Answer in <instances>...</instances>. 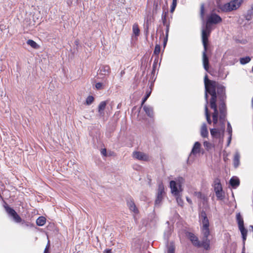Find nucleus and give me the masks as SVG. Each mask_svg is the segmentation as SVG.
<instances>
[{"instance_id": "obj_3", "label": "nucleus", "mask_w": 253, "mask_h": 253, "mask_svg": "<svg viewBox=\"0 0 253 253\" xmlns=\"http://www.w3.org/2000/svg\"><path fill=\"white\" fill-rule=\"evenodd\" d=\"M211 33H208L207 30H202V42L204 46V51L202 54V61L205 70L207 71H208L209 68V60L206 54L208 50V37Z\"/></svg>"}, {"instance_id": "obj_17", "label": "nucleus", "mask_w": 253, "mask_h": 253, "mask_svg": "<svg viewBox=\"0 0 253 253\" xmlns=\"http://www.w3.org/2000/svg\"><path fill=\"white\" fill-rule=\"evenodd\" d=\"M143 109L148 116L151 118L153 117V109L151 106L144 105Z\"/></svg>"}, {"instance_id": "obj_33", "label": "nucleus", "mask_w": 253, "mask_h": 253, "mask_svg": "<svg viewBox=\"0 0 253 253\" xmlns=\"http://www.w3.org/2000/svg\"><path fill=\"white\" fill-rule=\"evenodd\" d=\"M251 60V57L249 56H246L245 57H242L240 59V62L241 64L244 65L248 63H249Z\"/></svg>"}, {"instance_id": "obj_47", "label": "nucleus", "mask_w": 253, "mask_h": 253, "mask_svg": "<svg viewBox=\"0 0 253 253\" xmlns=\"http://www.w3.org/2000/svg\"><path fill=\"white\" fill-rule=\"evenodd\" d=\"M170 234V229L169 228H168V229L167 230L165 231V232L164 233L165 238L168 239Z\"/></svg>"}, {"instance_id": "obj_15", "label": "nucleus", "mask_w": 253, "mask_h": 253, "mask_svg": "<svg viewBox=\"0 0 253 253\" xmlns=\"http://www.w3.org/2000/svg\"><path fill=\"white\" fill-rule=\"evenodd\" d=\"M200 134L201 136L203 138L208 137L209 135V132L208 130L207 126L205 123H203L201 126Z\"/></svg>"}, {"instance_id": "obj_12", "label": "nucleus", "mask_w": 253, "mask_h": 253, "mask_svg": "<svg viewBox=\"0 0 253 253\" xmlns=\"http://www.w3.org/2000/svg\"><path fill=\"white\" fill-rule=\"evenodd\" d=\"M111 72V69L108 65H101L97 71L98 75L108 76Z\"/></svg>"}, {"instance_id": "obj_14", "label": "nucleus", "mask_w": 253, "mask_h": 253, "mask_svg": "<svg viewBox=\"0 0 253 253\" xmlns=\"http://www.w3.org/2000/svg\"><path fill=\"white\" fill-rule=\"evenodd\" d=\"M201 146V144L199 142H196L194 143L192 151L191 152L190 156L192 155H196L197 154L199 153L200 152Z\"/></svg>"}, {"instance_id": "obj_18", "label": "nucleus", "mask_w": 253, "mask_h": 253, "mask_svg": "<svg viewBox=\"0 0 253 253\" xmlns=\"http://www.w3.org/2000/svg\"><path fill=\"white\" fill-rule=\"evenodd\" d=\"M127 204L130 210L133 211L134 212H137V209L133 200H132L131 199L128 200L127 201Z\"/></svg>"}, {"instance_id": "obj_21", "label": "nucleus", "mask_w": 253, "mask_h": 253, "mask_svg": "<svg viewBox=\"0 0 253 253\" xmlns=\"http://www.w3.org/2000/svg\"><path fill=\"white\" fill-rule=\"evenodd\" d=\"M239 229L240 230L241 233L242 234V237L243 242V245H245V241L246 240V239H247L248 231L245 228V227L239 228Z\"/></svg>"}, {"instance_id": "obj_2", "label": "nucleus", "mask_w": 253, "mask_h": 253, "mask_svg": "<svg viewBox=\"0 0 253 253\" xmlns=\"http://www.w3.org/2000/svg\"><path fill=\"white\" fill-rule=\"evenodd\" d=\"M211 95L210 103L212 101L216 104L218 96L220 101H225L226 98L225 94V87L216 82H211Z\"/></svg>"}, {"instance_id": "obj_39", "label": "nucleus", "mask_w": 253, "mask_h": 253, "mask_svg": "<svg viewBox=\"0 0 253 253\" xmlns=\"http://www.w3.org/2000/svg\"><path fill=\"white\" fill-rule=\"evenodd\" d=\"M215 193L217 199L219 200H222L223 199L224 196L223 194V191H216Z\"/></svg>"}, {"instance_id": "obj_16", "label": "nucleus", "mask_w": 253, "mask_h": 253, "mask_svg": "<svg viewBox=\"0 0 253 253\" xmlns=\"http://www.w3.org/2000/svg\"><path fill=\"white\" fill-rule=\"evenodd\" d=\"M106 105L107 103L106 101H102L99 104L98 111L100 116H103L104 115V110L106 108Z\"/></svg>"}, {"instance_id": "obj_31", "label": "nucleus", "mask_w": 253, "mask_h": 253, "mask_svg": "<svg viewBox=\"0 0 253 253\" xmlns=\"http://www.w3.org/2000/svg\"><path fill=\"white\" fill-rule=\"evenodd\" d=\"M27 43L35 49H37L39 47L38 44L32 40H28L27 41Z\"/></svg>"}, {"instance_id": "obj_60", "label": "nucleus", "mask_w": 253, "mask_h": 253, "mask_svg": "<svg viewBox=\"0 0 253 253\" xmlns=\"http://www.w3.org/2000/svg\"><path fill=\"white\" fill-rule=\"evenodd\" d=\"M156 64V63L155 62H154V63L153 64V68L154 69L155 68V64Z\"/></svg>"}, {"instance_id": "obj_50", "label": "nucleus", "mask_w": 253, "mask_h": 253, "mask_svg": "<svg viewBox=\"0 0 253 253\" xmlns=\"http://www.w3.org/2000/svg\"><path fill=\"white\" fill-rule=\"evenodd\" d=\"M101 154L104 157L107 156V150L106 148H103L101 150Z\"/></svg>"}, {"instance_id": "obj_54", "label": "nucleus", "mask_w": 253, "mask_h": 253, "mask_svg": "<svg viewBox=\"0 0 253 253\" xmlns=\"http://www.w3.org/2000/svg\"><path fill=\"white\" fill-rule=\"evenodd\" d=\"M21 222V224H22V225H23L24 226H27V227H28V226H29V225H30V223H29V222H26V221H24V220H23V221H22V222Z\"/></svg>"}, {"instance_id": "obj_46", "label": "nucleus", "mask_w": 253, "mask_h": 253, "mask_svg": "<svg viewBox=\"0 0 253 253\" xmlns=\"http://www.w3.org/2000/svg\"><path fill=\"white\" fill-rule=\"evenodd\" d=\"M211 23H208V21H207V24L206 25L205 29H203V30H207L208 33H211V29L210 27Z\"/></svg>"}, {"instance_id": "obj_55", "label": "nucleus", "mask_w": 253, "mask_h": 253, "mask_svg": "<svg viewBox=\"0 0 253 253\" xmlns=\"http://www.w3.org/2000/svg\"><path fill=\"white\" fill-rule=\"evenodd\" d=\"M231 139H232V135L229 134V137H228V142H227V146L229 145V144L231 142Z\"/></svg>"}, {"instance_id": "obj_52", "label": "nucleus", "mask_w": 253, "mask_h": 253, "mask_svg": "<svg viewBox=\"0 0 253 253\" xmlns=\"http://www.w3.org/2000/svg\"><path fill=\"white\" fill-rule=\"evenodd\" d=\"M49 241H48L45 248L44 249L43 253H49Z\"/></svg>"}, {"instance_id": "obj_36", "label": "nucleus", "mask_w": 253, "mask_h": 253, "mask_svg": "<svg viewBox=\"0 0 253 253\" xmlns=\"http://www.w3.org/2000/svg\"><path fill=\"white\" fill-rule=\"evenodd\" d=\"M133 33V34L137 36L139 34L140 30L139 29L138 26L137 24H134L132 27Z\"/></svg>"}, {"instance_id": "obj_29", "label": "nucleus", "mask_w": 253, "mask_h": 253, "mask_svg": "<svg viewBox=\"0 0 253 253\" xmlns=\"http://www.w3.org/2000/svg\"><path fill=\"white\" fill-rule=\"evenodd\" d=\"M205 115L206 117V120L207 121V122L209 124H211L212 123V121L211 119V115L209 112L208 107H205Z\"/></svg>"}, {"instance_id": "obj_9", "label": "nucleus", "mask_w": 253, "mask_h": 253, "mask_svg": "<svg viewBox=\"0 0 253 253\" xmlns=\"http://www.w3.org/2000/svg\"><path fill=\"white\" fill-rule=\"evenodd\" d=\"M164 193V186L162 183L160 184L158 189L157 198L155 200L156 205L160 204L163 199V195Z\"/></svg>"}, {"instance_id": "obj_35", "label": "nucleus", "mask_w": 253, "mask_h": 253, "mask_svg": "<svg viewBox=\"0 0 253 253\" xmlns=\"http://www.w3.org/2000/svg\"><path fill=\"white\" fill-rule=\"evenodd\" d=\"M13 219V220L16 223H20L22 222V219L20 216L16 212L13 215L11 216Z\"/></svg>"}, {"instance_id": "obj_58", "label": "nucleus", "mask_w": 253, "mask_h": 253, "mask_svg": "<svg viewBox=\"0 0 253 253\" xmlns=\"http://www.w3.org/2000/svg\"><path fill=\"white\" fill-rule=\"evenodd\" d=\"M186 200H187V201L189 203H190V204H192V201H191V200L190 199H189L188 197H187V198H186Z\"/></svg>"}, {"instance_id": "obj_13", "label": "nucleus", "mask_w": 253, "mask_h": 253, "mask_svg": "<svg viewBox=\"0 0 253 253\" xmlns=\"http://www.w3.org/2000/svg\"><path fill=\"white\" fill-rule=\"evenodd\" d=\"M222 128H223L222 127ZM210 132L212 137L216 138H220L221 137L222 139H223L224 133V132H223V130L222 131V135L221 134L220 131L215 128L210 129Z\"/></svg>"}, {"instance_id": "obj_63", "label": "nucleus", "mask_w": 253, "mask_h": 253, "mask_svg": "<svg viewBox=\"0 0 253 253\" xmlns=\"http://www.w3.org/2000/svg\"><path fill=\"white\" fill-rule=\"evenodd\" d=\"M252 71L253 72V68H252Z\"/></svg>"}, {"instance_id": "obj_45", "label": "nucleus", "mask_w": 253, "mask_h": 253, "mask_svg": "<svg viewBox=\"0 0 253 253\" xmlns=\"http://www.w3.org/2000/svg\"><path fill=\"white\" fill-rule=\"evenodd\" d=\"M204 13H205V9H204V5L202 4L200 8V14L201 17L203 19L204 17Z\"/></svg>"}, {"instance_id": "obj_8", "label": "nucleus", "mask_w": 253, "mask_h": 253, "mask_svg": "<svg viewBox=\"0 0 253 253\" xmlns=\"http://www.w3.org/2000/svg\"><path fill=\"white\" fill-rule=\"evenodd\" d=\"M208 23L211 24H216L222 21L221 18L217 14L211 13L208 16L207 19Z\"/></svg>"}, {"instance_id": "obj_23", "label": "nucleus", "mask_w": 253, "mask_h": 253, "mask_svg": "<svg viewBox=\"0 0 253 253\" xmlns=\"http://www.w3.org/2000/svg\"><path fill=\"white\" fill-rule=\"evenodd\" d=\"M194 195L198 199L202 200L204 202H207L208 201L207 197L204 194L202 193L201 192H195Z\"/></svg>"}, {"instance_id": "obj_43", "label": "nucleus", "mask_w": 253, "mask_h": 253, "mask_svg": "<svg viewBox=\"0 0 253 253\" xmlns=\"http://www.w3.org/2000/svg\"><path fill=\"white\" fill-rule=\"evenodd\" d=\"M161 50V47L160 45L157 44L155 47V49L154 51V54L156 55H158L160 53Z\"/></svg>"}, {"instance_id": "obj_22", "label": "nucleus", "mask_w": 253, "mask_h": 253, "mask_svg": "<svg viewBox=\"0 0 253 253\" xmlns=\"http://www.w3.org/2000/svg\"><path fill=\"white\" fill-rule=\"evenodd\" d=\"M214 191H222V188L219 179H216L214 181Z\"/></svg>"}, {"instance_id": "obj_62", "label": "nucleus", "mask_w": 253, "mask_h": 253, "mask_svg": "<svg viewBox=\"0 0 253 253\" xmlns=\"http://www.w3.org/2000/svg\"><path fill=\"white\" fill-rule=\"evenodd\" d=\"M252 106L253 107V99H252Z\"/></svg>"}, {"instance_id": "obj_49", "label": "nucleus", "mask_w": 253, "mask_h": 253, "mask_svg": "<svg viewBox=\"0 0 253 253\" xmlns=\"http://www.w3.org/2000/svg\"><path fill=\"white\" fill-rule=\"evenodd\" d=\"M167 253H174V248L172 246H169Z\"/></svg>"}, {"instance_id": "obj_1", "label": "nucleus", "mask_w": 253, "mask_h": 253, "mask_svg": "<svg viewBox=\"0 0 253 253\" xmlns=\"http://www.w3.org/2000/svg\"><path fill=\"white\" fill-rule=\"evenodd\" d=\"M200 221L201 222V232L203 236L202 241L200 242V247H203L205 250L210 249V240L208 238L210 235L209 229L210 222L207 213L204 210L200 211L199 214Z\"/></svg>"}, {"instance_id": "obj_6", "label": "nucleus", "mask_w": 253, "mask_h": 253, "mask_svg": "<svg viewBox=\"0 0 253 253\" xmlns=\"http://www.w3.org/2000/svg\"><path fill=\"white\" fill-rule=\"evenodd\" d=\"M133 158L142 161H148L149 160V156L140 151H134L132 154Z\"/></svg>"}, {"instance_id": "obj_44", "label": "nucleus", "mask_w": 253, "mask_h": 253, "mask_svg": "<svg viewBox=\"0 0 253 253\" xmlns=\"http://www.w3.org/2000/svg\"><path fill=\"white\" fill-rule=\"evenodd\" d=\"M176 4H177V0H172V5L171 6V8H170V12H172L175 7H176Z\"/></svg>"}, {"instance_id": "obj_24", "label": "nucleus", "mask_w": 253, "mask_h": 253, "mask_svg": "<svg viewBox=\"0 0 253 253\" xmlns=\"http://www.w3.org/2000/svg\"><path fill=\"white\" fill-rule=\"evenodd\" d=\"M234 166L235 168H237L240 163V154L238 152H236L234 157Z\"/></svg>"}, {"instance_id": "obj_40", "label": "nucleus", "mask_w": 253, "mask_h": 253, "mask_svg": "<svg viewBox=\"0 0 253 253\" xmlns=\"http://www.w3.org/2000/svg\"><path fill=\"white\" fill-rule=\"evenodd\" d=\"M94 101V97L92 96H88L86 99V104L90 105Z\"/></svg>"}, {"instance_id": "obj_53", "label": "nucleus", "mask_w": 253, "mask_h": 253, "mask_svg": "<svg viewBox=\"0 0 253 253\" xmlns=\"http://www.w3.org/2000/svg\"><path fill=\"white\" fill-rule=\"evenodd\" d=\"M145 21L146 28L147 29H148V27H149V24L148 16L145 19Z\"/></svg>"}, {"instance_id": "obj_34", "label": "nucleus", "mask_w": 253, "mask_h": 253, "mask_svg": "<svg viewBox=\"0 0 253 253\" xmlns=\"http://www.w3.org/2000/svg\"><path fill=\"white\" fill-rule=\"evenodd\" d=\"M211 82H214L208 79V75H206L204 78V84L205 88L210 87Z\"/></svg>"}, {"instance_id": "obj_27", "label": "nucleus", "mask_w": 253, "mask_h": 253, "mask_svg": "<svg viewBox=\"0 0 253 253\" xmlns=\"http://www.w3.org/2000/svg\"><path fill=\"white\" fill-rule=\"evenodd\" d=\"M46 219L43 216H40L36 220V223L38 226H43L45 223Z\"/></svg>"}, {"instance_id": "obj_26", "label": "nucleus", "mask_w": 253, "mask_h": 253, "mask_svg": "<svg viewBox=\"0 0 253 253\" xmlns=\"http://www.w3.org/2000/svg\"><path fill=\"white\" fill-rule=\"evenodd\" d=\"M211 87H207L205 88V99L206 101V104L205 105V108L206 107H208V105L209 104V101H208V93H209L211 95Z\"/></svg>"}, {"instance_id": "obj_32", "label": "nucleus", "mask_w": 253, "mask_h": 253, "mask_svg": "<svg viewBox=\"0 0 253 253\" xmlns=\"http://www.w3.org/2000/svg\"><path fill=\"white\" fill-rule=\"evenodd\" d=\"M4 208L5 211L7 212V213L10 215L11 216L13 215L16 211L12 208L9 207L8 206L6 205L4 206Z\"/></svg>"}, {"instance_id": "obj_19", "label": "nucleus", "mask_w": 253, "mask_h": 253, "mask_svg": "<svg viewBox=\"0 0 253 253\" xmlns=\"http://www.w3.org/2000/svg\"><path fill=\"white\" fill-rule=\"evenodd\" d=\"M230 184L233 188H236L240 184L239 178L236 177H232L230 180Z\"/></svg>"}, {"instance_id": "obj_59", "label": "nucleus", "mask_w": 253, "mask_h": 253, "mask_svg": "<svg viewBox=\"0 0 253 253\" xmlns=\"http://www.w3.org/2000/svg\"><path fill=\"white\" fill-rule=\"evenodd\" d=\"M242 253H245V245H243V248H242Z\"/></svg>"}, {"instance_id": "obj_25", "label": "nucleus", "mask_w": 253, "mask_h": 253, "mask_svg": "<svg viewBox=\"0 0 253 253\" xmlns=\"http://www.w3.org/2000/svg\"><path fill=\"white\" fill-rule=\"evenodd\" d=\"M253 16V4L252 5L251 8L248 10L247 13L245 15V18L248 21H249V20H251Z\"/></svg>"}, {"instance_id": "obj_28", "label": "nucleus", "mask_w": 253, "mask_h": 253, "mask_svg": "<svg viewBox=\"0 0 253 253\" xmlns=\"http://www.w3.org/2000/svg\"><path fill=\"white\" fill-rule=\"evenodd\" d=\"M175 181L176 182L177 184L178 185L180 191H182L183 189L182 188V184H184V181H185L184 179L182 177H178Z\"/></svg>"}, {"instance_id": "obj_30", "label": "nucleus", "mask_w": 253, "mask_h": 253, "mask_svg": "<svg viewBox=\"0 0 253 253\" xmlns=\"http://www.w3.org/2000/svg\"><path fill=\"white\" fill-rule=\"evenodd\" d=\"M168 12V11L164 12L162 15V20L164 25L169 24V23L167 20Z\"/></svg>"}, {"instance_id": "obj_37", "label": "nucleus", "mask_w": 253, "mask_h": 253, "mask_svg": "<svg viewBox=\"0 0 253 253\" xmlns=\"http://www.w3.org/2000/svg\"><path fill=\"white\" fill-rule=\"evenodd\" d=\"M174 196L176 198L177 203H178V205L180 206H182L183 202L181 198V195L180 193L178 194V195H174Z\"/></svg>"}, {"instance_id": "obj_4", "label": "nucleus", "mask_w": 253, "mask_h": 253, "mask_svg": "<svg viewBox=\"0 0 253 253\" xmlns=\"http://www.w3.org/2000/svg\"><path fill=\"white\" fill-rule=\"evenodd\" d=\"M218 116L220 123L223 127V132H224L225 122L227 116V108L225 101H220L219 104Z\"/></svg>"}, {"instance_id": "obj_5", "label": "nucleus", "mask_w": 253, "mask_h": 253, "mask_svg": "<svg viewBox=\"0 0 253 253\" xmlns=\"http://www.w3.org/2000/svg\"><path fill=\"white\" fill-rule=\"evenodd\" d=\"M242 2V0H231L229 2H227L222 5L221 9L224 12H230L236 10L240 6Z\"/></svg>"}, {"instance_id": "obj_61", "label": "nucleus", "mask_w": 253, "mask_h": 253, "mask_svg": "<svg viewBox=\"0 0 253 253\" xmlns=\"http://www.w3.org/2000/svg\"><path fill=\"white\" fill-rule=\"evenodd\" d=\"M75 42H76V44L77 45L78 42L77 41H76Z\"/></svg>"}, {"instance_id": "obj_7", "label": "nucleus", "mask_w": 253, "mask_h": 253, "mask_svg": "<svg viewBox=\"0 0 253 253\" xmlns=\"http://www.w3.org/2000/svg\"><path fill=\"white\" fill-rule=\"evenodd\" d=\"M210 107L211 109L213 110L212 113V122L214 125H216L218 123V110L217 108L216 104H214V102H211Z\"/></svg>"}, {"instance_id": "obj_10", "label": "nucleus", "mask_w": 253, "mask_h": 253, "mask_svg": "<svg viewBox=\"0 0 253 253\" xmlns=\"http://www.w3.org/2000/svg\"><path fill=\"white\" fill-rule=\"evenodd\" d=\"M171 192L173 196L178 195L182 191H180L176 182L175 180H171L169 183Z\"/></svg>"}, {"instance_id": "obj_42", "label": "nucleus", "mask_w": 253, "mask_h": 253, "mask_svg": "<svg viewBox=\"0 0 253 253\" xmlns=\"http://www.w3.org/2000/svg\"><path fill=\"white\" fill-rule=\"evenodd\" d=\"M227 131L228 133V134H231V135H232V126H231V125L230 124V123L229 122H227Z\"/></svg>"}, {"instance_id": "obj_11", "label": "nucleus", "mask_w": 253, "mask_h": 253, "mask_svg": "<svg viewBox=\"0 0 253 253\" xmlns=\"http://www.w3.org/2000/svg\"><path fill=\"white\" fill-rule=\"evenodd\" d=\"M186 235L194 246L199 248L200 241L196 236L191 232H187Z\"/></svg>"}, {"instance_id": "obj_57", "label": "nucleus", "mask_w": 253, "mask_h": 253, "mask_svg": "<svg viewBox=\"0 0 253 253\" xmlns=\"http://www.w3.org/2000/svg\"><path fill=\"white\" fill-rule=\"evenodd\" d=\"M167 41H168V38H167V37L166 36L165 39H164V45L165 46L166 43H167Z\"/></svg>"}, {"instance_id": "obj_48", "label": "nucleus", "mask_w": 253, "mask_h": 253, "mask_svg": "<svg viewBox=\"0 0 253 253\" xmlns=\"http://www.w3.org/2000/svg\"><path fill=\"white\" fill-rule=\"evenodd\" d=\"M103 84L101 83H97L95 84V87L97 89L99 90L102 88Z\"/></svg>"}, {"instance_id": "obj_51", "label": "nucleus", "mask_w": 253, "mask_h": 253, "mask_svg": "<svg viewBox=\"0 0 253 253\" xmlns=\"http://www.w3.org/2000/svg\"><path fill=\"white\" fill-rule=\"evenodd\" d=\"M165 26L166 27V36L167 37V38H168L169 29V24L166 25Z\"/></svg>"}, {"instance_id": "obj_38", "label": "nucleus", "mask_w": 253, "mask_h": 253, "mask_svg": "<svg viewBox=\"0 0 253 253\" xmlns=\"http://www.w3.org/2000/svg\"><path fill=\"white\" fill-rule=\"evenodd\" d=\"M204 146L205 147V148L207 150V151H209L210 150H211L212 148V145L211 144L207 141H205L204 142Z\"/></svg>"}, {"instance_id": "obj_20", "label": "nucleus", "mask_w": 253, "mask_h": 253, "mask_svg": "<svg viewBox=\"0 0 253 253\" xmlns=\"http://www.w3.org/2000/svg\"><path fill=\"white\" fill-rule=\"evenodd\" d=\"M236 220L239 228L244 227V220L240 213H238L236 214Z\"/></svg>"}, {"instance_id": "obj_56", "label": "nucleus", "mask_w": 253, "mask_h": 253, "mask_svg": "<svg viewBox=\"0 0 253 253\" xmlns=\"http://www.w3.org/2000/svg\"><path fill=\"white\" fill-rule=\"evenodd\" d=\"M104 253H112L111 249H106L105 250H104Z\"/></svg>"}, {"instance_id": "obj_41", "label": "nucleus", "mask_w": 253, "mask_h": 253, "mask_svg": "<svg viewBox=\"0 0 253 253\" xmlns=\"http://www.w3.org/2000/svg\"><path fill=\"white\" fill-rule=\"evenodd\" d=\"M151 91H147L146 92V93L144 96V97L143 98L142 101V105L146 102V101L147 100V99L149 98L151 94Z\"/></svg>"}]
</instances>
